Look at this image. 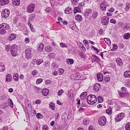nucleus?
<instances>
[{
  "label": "nucleus",
  "instance_id": "9d476101",
  "mask_svg": "<svg viewBox=\"0 0 130 130\" xmlns=\"http://www.w3.org/2000/svg\"><path fill=\"white\" fill-rule=\"evenodd\" d=\"M32 61V63L34 65L35 64V62H36V64L38 66L39 65L43 62V60L42 59H38L37 60L36 59H33Z\"/></svg>",
  "mask_w": 130,
  "mask_h": 130
},
{
  "label": "nucleus",
  "instance_id": "a211bd4d",
  "mask_svg": "<svg viewBox=\"0 0 130 130\" xmlns=\"http://www.w3.org/2000/svg\"><path fill=\"white\" fill-rule=\"evenodd\" d=\"M16 37V35L15 34H12L10 35L8 38V40L11 41L14 39Z\"/></svg>",
  "mask_w": 130,
  "mask_h": 130
},
{
  "label": "nucleus",
  "instance_id": "7c9ffc66",
  "mask_svg": "<svg viewBox=\"0 0 130 130\" xmlns=\"http://www.w3.org/2000/svg\"><path fill=\"white\" fill-rule=\"evenodd\" d=\"M104 39L105 41L108 45H111V41L109 38H105Z\"/></svg>",
  "mask_w": 130,
  "mask_h": 130
},
{
  "label": "nucleus",
  "instance_id": "0e129e2a",
  "mask_svg": "<svg viewBox=\"0 0 130 130\" xmlns=\"http://www.w3.org/2000/svg\"><path fill=\"white\" fill-rule=\"evenodd\" d=\"M110 23H113V24H115L116 22V21L113 19H112L110 20Z\"/></svg>",
  "mask_w": 130,
  "mask_h": 130
},
{
  "label": "nucleus",
  "instance_id": "ddd939ff",
  "mask_svg": "<svg viewBox=\"0 0 130 130\" xmlns=\"http://www.w3.org/2000/svg\"><path fill=\"white\" fill-rule=\"evenodd\" d=\"M116 61L117 63V64L120 67H121L123 65L122 61L120 58H117L116 59Z\"/></svg>",
  "mask_w": 130,
  "mask_h": 130
},
{
  "label": "nucleus",
  "instance_id": "dca6fc26",
  "mask_svg": "<svg viewBox=\"0 0 130 130\" xmlns=\"http://www.w3.org/2000/svg\"><path fill=\"white\" fill-rule=\"evenodd\" d=\"M92 59L93 62H98L100 60V59L98 57L94 55H93Z\"/></svg>",
  "mask_w": 130,
  "mask_h": 130
},
{
  "label": "nucleus",
  "instance_id": "37998d69",
  "mask_svg": "<svg viewBox=\"0 0 130 130\" xmlns=\"http://www.w3.org/2000/svg\"><path fill=\"white\" fill-rule=\"evenodd\" d=\"M89 122V121L88 119H85L83 120V123L84 125H86L88 124Z\"/></svg>",
  "mask_w": 130,
  "mask_h": 130
},
{
  "label": "nucleus",
  "instance_id": "79ce46f5",
  "mask_svg": "<svg viewBox=\"0 0 130 130\" xmlns=\"http://www.w3.org/2000/svg\"><path fill=\"white\" fill-rule=\"evenodd\" d=\"M60 47L62 48H67L68 47L67 45L64 43H61L60 44Z\"/></svg>",
  "mask_w": 130,
  "mask_h": 130
},
{
  "label": "nucleus",
  "instance_id": "8fccbe9b",
  "mask_svg": "<svg viewBox=\"0 0 130 130\" xmlns=\"http://www.w3.org/2000/svg\"><path fill=\"white\" fill-rule=\"evenodd\" d=\"M5 70V67L4 65H3L2 66H0V72L4 71Z\"/></svg>",
  "mask_w": 130,
  "mask_h": 130
},
{
  "label": "nucleus",
  "instance_id": "b1692460",
  "mask_svg": "<svg viewBox=\"0 0 130 130\" xmlns=\"http://www.w3.org/2000/svg\"><path fill=\"white\" fill-rule=\"evenodd\" d=\"M66 61L67 63L69 64H72L74 62V60L71 59H67Z\"/></svg>",
  "mask_w": 130,
  "mask_h": 130
},
{
  "label": "nucleus",
  "instance_id": "aec40b11",
  "mask_svg": "<svg viewBox=\"0 0 130 130\" xmlns=\"http://www.w3.org/2000/svg\"><path fill=\"white\" fill-rule=\"evenodd\" d=\"M81 8L79 7H76L74 8V13H76L77 12H81Z\"/></svg>",
  "mask_w": 130,
  "mask_h": 130
},
{
  "label": "nucleus",
  "instance_id": "c03bdc74",
  "mask_svg": "<svg viewBox=\"0 0 130 130\" xmlns=\"http://www.w3.org/2000/svg\"><path fill=\"white\" fill-rule=\"evenodd\" d=\"M118 47V46L117 44H114L113 45V48L111 49V50L112 51H115L117 49Z\"/></svg>",
  "mask_w": 130,
  "mask_h": 130
},
{
  "label": "nucleus",
  "instance_id": "4d7b16f0",
  "mask_svg": "<svg viewBox=\"0 0 130 130\" xmlns=\"http://www.w3.org/2000/svg\"><path fill=\"white\" fill-rule=\"evenodd\" d=\"M79 0H71V2L73 5H76Z\"/></svg>",
  "mask_w": 130,
  "mask_h": 130
},
{
  "label": "nucleus",
  "instance_id": "052dcab7",
  "mask_svg": "<svg viewBox=\"0 0 130 130\" xmlns=\"http://www.w3.org/2000/svg\"><path fill=\"white\" fill-rule=\"evenodd\" d=\"M84 5L85 3L84 2H82L79 4L78 6L81 8V7L84 6Z\"/></svg>",
  "mask_w": 130,
  "mask_h": 130
},
{
  "label": "nucleus",
  "instance_id": "20e7f679",
  "mask_svg": "<svg viewBox=\"0 0 130 130\" xmlns=\"http://www.w3.org/2000/svg\"><path fill=\"white\" fill-rule=\"evenodd\" d=\"M124 113L121 112L115 118L116 122H118L121 121L124 117Z\"/></svg>",
  "mask_w": 130,
  "mask_h": 130
},
{
  "label": "nucleus",
  "instance_id": "a19ab883",
  "mask_svg": "<svg viewBox=\"0 0 130 130\" xmlns=\"http://www.w3.org/2000/svg\"><path fill=\"white\" fill-rule=\"evenodd\" d=\"M55 130H60L61 128L57 125L55 124L54 126Z\"/></svg>",
  "mask_w": 130,
  "mask_h": 130
},
{
  "label": "nucleus",
  "instance_id": "f704fd0d",
  "mask_svg": "<svg viewBox=\"0 0 130 130\" xmlns=\"http://www.w3.org/2000/svg\"><path fill=\"white\" fill-rule=\"evenodd\" d=\"M75 19L78 21H81L82 19L81 16L79 14H77L76 15Z\"/></svg>",
  "mask_w": 130,
  "mask_h": 130
},
{
  "label": "nucleus",
  "instance_id": "2f4dec72",
  "mask_svg": "<svg viewBox=\"0 0 130 130\" xmlns=\"http://www.w3.org/2000/svg\"><path fill=\"white\" fill-rule=\"evenodd\" d=\"M13 78L16 81H18L19 79V76L17 73L14 74L13 75Z\"/></svg>",
  "mask_w": 130,
  "mask_h": 130
},
{
  "label": "nucleus",
  "instance_id": "6e6552de",
  "mask_svg": "<svg viewBox=\"0 0 130 130\" xmlns=\"http://www.w3.org/2000/svg\"><path fill=\"white\" fill-rule=\"evenodd\" d=\"M109 22V18L107 17H103L101 19V23L104 25H106L108 24Z\"/></svg>",
  "mask_w": 130,
  "mask_h": 130
},
{
  "label": "nucleus",
  "instance_id": "1a4fd4ad",
  "mask_svg": "<svg viewBox=\"0 0 130 130\" xmlns=\"http://www.w3.org/2000/svg\"><path fill=\"white\" fill-rule=\"evenodd\" d=\"M107 4V3L106 2L104 1L102 2L100 5L101 9L103 11L106 10V7Z\"/></svg>",
  "mask_w": 130,
  "mask_h": 130
},
{
  "label": "nucleus",
  "instance_id": "2eb2a0df",
  "mask_svg": "<svg viewBox=\"0 0 130 130\" xmlns=\"http://www.w3.org/2000/svg\"><path fill=\"white\" fill-rule=\"evenodd\" d=\"M37 47L38 50L40 52L42 51L43 50L44 46L42 43L38 44Z\"/></svg>",
  "mask_w": 130,
  "mask_h": 130
},
{
  "label": "nucleus",
  "instance_id": "e2e57ef3",
  "mask_svg": "<svg viewBox=\"0 0 130 130\" xmlns=\"http://www.w3.org/2000/svg\"><path fill=\"white\" fill-rule=\"evenodd\" d=\"M64 70L63 69H60V70L59 74L60 75L62 74H63V73L64 72Z\"/></svg>",
  "mask_w": 130,
  "mask_h": 130
},
{
  "label": "nucleus",
  "instance_id": "a878e982",
  "mask_svg": "<svg viewBox=\"0 0 130 130\" xmlns=\"http://www.w3.org/2000/svg\"><path fill=\"white\" fill-rule=\"evenodd\" d=\"M124 76L125 77H130V71L129 70L125 72Z\"/></svg>",
  "mask_w": 130,
  "mask_h": 130
},
{
  "label": "nucleus",
  "instance_id": "e433bc0d",
  "mask_svg": "<svg viewBox=\"0 0 130 130\" xmlns=\"http://www.w3.org/2000/svg\"><path fill=\"white\" fill-rule=\"evenodd\" d=\"M55 104L53 102L49 104V107L52 110H54L55 109Z\"/></svg>",
  "mask_w": 130,
  "mask_h": 130
},
{
  "label": "nucleus",
  "instance_id": "de8ad7c7",
  "mask_svg": "<svg viewBox=\"0 0 130 130\" xmlns=\"http://www.w3.org/2000/svg\"><path fill=\"white\" fill-rule=\"evenodd\" d=\"M126 129L127 130H130V122L128 123L125 126Z\"/></svg>",
  "mask_w": 130,
  "mask_h": 130
},
{
  "label": "nucleus",
  "instance_id": "09e8293b",
  "mask_svg": "<svg viewBox=\"0 0 130 130\" xmlns=\"http://www.w3.org/2000/svg\"><path fill=\"white\" fill-rule=\"evenodd\" d=\"M38 73V72L37 70H34L32 72V74L33 76H36L37 74Z\"/></svg>",
  "mask_w": 130,
  "mask_h": 130
},
{
  "label": "nucleus",
  "instance_id": "680f3d73",
  "mask_svg": "<svg viewBox=\"0 0 130 130\" xmlns=\"http://www.w3.org/2000/svg\"><path fill=\"white\" fill-rule=\"evenodd\" d=\"M51 7H48L46 8L45 10V11L47 12V13L51 11Z\"/></svg>",
  "mask_w": 130,
  "mask_h": 130
},
{
  "label": "nucleus",
  "instance_id": "c9c22d12",
  "mask_svg": "<svg viewBox=\"0 0 130 130\" xmlns=\"http://www.w3.org/2000/svg\"><path fill=\"white\" fill-rule=\"evenodd\" d=\"M130 8V4L129 3H126V7L125 8V11H128Z\"/></svg>",
  "mask_w": 130,
  "mask_h": 130
},
{
  "label": "nucleus",
  "instance_id": "bf43d9fd",
  "mask_svg": "<svg viewBox=\"0 0 130 130\" xmlns=\"http://www.w3.org/2000/svg\"><path fill=\"white\" fill-rule=\"evenodd\" d=\"M35 17V15L34 14H31L30 16V19L31 20L34 19Z\"/></svg>",
  "mask_w": 130,
  "mask_h": 130
},
{
  "label": "nucleus",
  "instance_id": "393cba45",
  "mask_svg": "<svg viewBox=\"0 0 130 130\" xmlns=\"http://www.w3.org/2000/svg\"><path fill=\"white\" fill-rule=\"evenodd\" d=\"M34 90L37 93H41L42 91V90L41 89V88L36 86L35 87Z\"/></svg>",
  "mask_w": 130,
  "mask_h": 130
},
{
  "label": "nucleus",
  "instance_id": "0eeeda50",
  "mask_svg": "<svg viewBox=\"0 0 130 130\" xmlns=\"http://www.w3.org/2000/svg\"><path fill=\"white\" fill-rule=\"evenodd\" d=\"M35 7V4L33 3H31L28 6L27 10L28 12L31 13L34 11Z\"/></svg>",
  "mask_w": 130,
  "mask_h": 130
},
{
  "label": "nucleus",
  "instance_id": "58836bf2",
  "mask_svg": "<svg viewBox=\"0 0 130 130\" xmlns=\"http://www.w3.org/2000/svg\"><path fill=\"white\" fill-rule=\"evenodd\" d=\"M6 30L4 29V28H0V34L1 35L4 34L6 32Z\"/></svg>",
  "mask_w": 130,
  "mask_h": 130
},
{
  "label": "nucleus",
  "instance_id": "6ab92c4d",
  "mask_svg": "<svg viewBox=\"0 0 130 130\" xmlns=\"http://www.w3.org/2000/svg\"><path fill=\"white\" fill-rule=\"evenodd\" d=\"M49 92V90L47 88L44 89L42 90V94L45 96L47 95L48 94Z\"/></svg>",
  "mask_w": 130,
  "mask_h": 130
},
{
  "label": "nucleus",
  "instance_id": "473e14b6",
  "mask_svg": "<svg viewBox=\"0 0 130 130\" xmlns=\"http://www.w3.org/2000/svg\"><path fill=\"white\" fill-rule=\"evenodd\" d=\"M8 101L9 102L8 104L10 107L13 108V104L12 100L11 99L9 98L8 99Z\"/></svg>",
  "mask_w": 130,
  "mask_h": 130
},
{
  "label": "nucleus",
  "instance_id": "4c0bfd02",
  "mask_svg": "<svg viewBox=\"0 0 130 130\" xmlns=\"http://www.w3.org/2000/svg\"><path fill=\"white\" fill-rule=\"evenodd\" d=\"M98 100L99 103L102 102L103 101V98L102 96H99L98 97Z\"/></svg>",
  "mask_w": 130,
  "mask_h": 130
},
{
  "label": "nucleus",
  "instance_id": "c85d7f7f",
  "mask_svg": "<svg viewBox=\"0 0 130 130\" xmlns=\"http://www.w3.org/2000/svg\"><path fill=\"white\" fill-rule=\"evenodd\" d=\"M12 79V77L11 75L8 74L7 76V77L6 79V82H7L8 81L10 82Z\"/></svg>",
  "mask_w": 130,
  "mask_h": 130
},
{
  "label": "nucleus",
  "instance_id": "13d9d810",
  "mask_svg": "<svg viewBox=\"0 0 130 130\" xmlns=\"http://www.w3.org/2000/svg\"><path fill=\"white\" fill-rule=\"evenodd\" d=\"M64 91L62 89H61L59 90L58 92V95L59 96L61 95L63 92Z\"/></svg>",
  "mask_w": 130,
  "mask_h": 130
},
{
  "label": "nucleus",
  "instance_id": "338daca9",
  "mask_svg": "<svg viewBox=\"0 0 130 130\" xmlns=\"http://www.w3.org/2000/svg\"><path fill=\"white\" fill-rule=\"evenodd\" d=\"M125 86L126 87H130V80H129V82H126Z\"/></svg>",
  "mask_w": 130,
  "mask_h": 130
},
{
  "label": "nucleus",
  "instance_id": "f8f14e48",
  "mask_svg": "<svg viewBox=\"0 0 130 130\" xmlns=\"http://www.w3.org/2000/svg\"><path fill=\"white\" fill-rule=\"evenodd\" d=\"M97 78L99 82H101L103 80V75L102 73H98L97 74Z\"/></svg>",
  "mask_w": 130,
  "mask_h": 130
},
{
  "label": "nucleus",
  "instance_id": "4468645a",
  "mask_svg": "<svg viewBox=\"0 0 130 130\" xmlns=\"http://www.w3.org/2000/svg\"><path fill=\"white\" fill-rule=\"evenodd\" d=\"M10 27L9 25L5 23H3L0 25V28H4L5 29H8Z\"/></svg>",
  "mask_w": 130,
  "mask_h": 130
},
{
  "label": "nucleus",
  "instance_id": "f3484780",
  "mask_svg": "<svg viewBox=\"0 0 130 130\" xmlns=\"http://www.w3.org/2000/svg\"><path fill=\"white\" fill-rule=\"evenodd\" d=\"M12 4L15 6H19L20 4V0H12Z\"/></svg>",
  "mask_w": 130,
  "mask_h": 130
},
{
  "label": "nucleus",
  "instance_id": "774afa93",
  "mask_svg": "<svg viewBox=\"0 0 130 130\" xmlns=\"http://www.w3.org/2000/svg\"><path fill=\"white\" fill-rule=\"evenodd\" d=\"M43 130H48V128L47 126H44L42 128Z\"/></svg>",
  "mask_w": 130,
  "mask_h": 130
},
{
  "label": "nucleus",
  "instance_id": "3c124183",
  "mask_svg": "<svg viewBox=\"0 0 130 130\" xmlns=\"http://www.w3.org/2000/svg\"><path fill=\"white\" fill-rule=\"evenodd\" d=\"M106 82H108L110 80L109 76L108 75H107L105 76L104 78Z\"/></svg>",
  "mask_w": 130,
  "mask_h": 130
},
{
  "label": "nucleus",
  "instance_id": "4be33fe9",
  "mask_svg": "<svg viewBox=\"0 0 130 130\" xmlns=\"http://www.w3.org/2000/svg\"><path fill=\"white\" fill-rule=\"evenodd\" d=\"M1 5L3 6L8 4L9 2V0H0Z\"/></svg>",
  "mask_w": 130,
  "mask_h": 130
},
{
  "label": "nucleus",
  "instance_id": "864d4df0",
  "mask_svg": "<svg viewBox=\"0 0 130 130\" xmlns=\"http://www.w3.org/2000/svg\"><path fill=\"white\" fill-rule=\"evenodd\" d=\"M106 112L107 113L109 114H111L112 113V110L111 108H109L108 109H107L106 110Z\"/></svg>",
  "mask_w": 130,
  "mask_h": 130
},
{
  "label": "nucleus",
  "instance_id": "603ef678",
  "mask_svg": "<svg viewBox=\"0 0 130 130\" xmlns=\"http://www.w3.org/2000/svg\"><path fill=\"white\" fill-rule=\"evenodd\" d=\"M98 15V13L96 12H94L92 14L93 18L94 19H95Z\"/></svg>",
  "mask_w": 130,
  "mask_h": 130
},
{
  "label": "nucleus",
  "instance_id": "5fc2aeb1",
  "mask_svg": "<svg viewBox=\"0 0 130 130\" xmlns=\"http://www.w3.org/2000/svg\"><path fill=\"white\" fill-rule=\"evenodd\" d=\"M119 95L121 97L123 98L125 97V95H126V93H123L120 92L119 93Z\"/></svg>",
  "mask_w": 130,
  "mask_h": 130
},
{
  "label": "nucleus",
  "instance_id": "423d86ee",
  "mask_svg": "<svg viewBox=\"0 0 130 130\" xmlns=\"http://www.w3.org/2000/svg\"><path fill=\"white\" fill-rule=\"evenodd\" d=\"M10 14L9 11L7 9H5L3 10L2 13V16L3 17L6 18L9 16Z\"/></svg>",
  "mask_w": 130,
  "mask_h": 130
},
{
  "label": "nucleus",
  "instance_id": "cd10ccee",
  "mask_svg": "<svg viewBox=\"0 0 130 130\" xmlns=\"http://www.w3.org/2000/svg\"><path fill=\"white\" fill-rule=\"evenodd\" d=\"M52 67L53 69L56 70L58 67V66L55 62H53L52 63Z\"/></svg>",
  "mask_w": 130,
  "mask_h": 130
},
{
  "label": "nucleus",
  "instance_id": "69168bd1",
  "mask_svg": "<svg viewBox=\"0 0 130 130\" xmlns=\"http://www.w3.org/2000/svg\"><path fill=\"white\" fill-rule=\"evenodd\" d=\"M80 56L84 58H85V55L82 53L80 52L79 54Z\"/></svg>",
  "mask_w": 130,
  "mask_h": 130
},
{
  "label": "nucleus",
  "instance_id": "bb28decb",
  "mask_svg": "<svg viewBox=\"0 0 130 130\" xmlns=\"http://www.w3.org/2000/svg\"><path fill=\"white\" fill-rule=\"evenodd\" d=\"M44 49L45 50L48 52H50L52 50V47L49 46H46Z\"/></svg>",
  "mask_w": 130,
  "mask_h": 130
},
{
  "label": "nucleus",
  "instance_id": "f03ea898",
  "mask_svg": "<svg viewBox=\"0 0 130 130\" xmlns=\"http://www.w3.org/2000/svg\"><path fill=\"white\" fill-rule=\"evenodd\" d=\"M18 46L14 44L12 45L10 47V51L11 55L14 57L16 56L17 55Z\"/></svg>",
  "mask_w": 130,
  "mask_h": 130
},
{
  "label": "nucleus",
  "instance_id": "5701e85b",
  "mask_svg": "<svg viewBox=\"0 0 130 130\" xmlns=\"http://www.w3.org/2000/svg\"><path fill=\"white\" fill-rule=\"evenodd\" d=\"M87 95V93L84 92L82 93L80 95V98L84 100L85 99L86 96Z\"/></svg>",
  "mask_w": 130,
  "mask_h": 130
},
{
  "label": "nucleus",
  "instance_id": "f257e3e1",
  "mask_svg": "<svg viewBox=\"0 0 130 130\" xmlns=\"http://www.w3.org/2000/svg\"><path fill=\"white\" fill-rule=\"evenodd\" d=\"M87 101L89 104L93 105L95 104L96 102L97 98L94 95H89L88 97Z\"/></svg>",
  "mask_w": 130,
  "mask_h": 130
},
{
  "label": "nucleus",
  "instance_id": "39448f33",
  "mask_svg": "<svg viewBox=\"0 0 130 130\" xmlns=\"http://www.w3.org/2000/svg\"><path fill=\"white\" fill-rule=\"evenodd\" d=\"M106 119L104 116H102L98 119L99 123L100 125L103 126L106 123Z\"/></svg>",
  "mask_w": 130,
  "mask_h": 130
},
{
  "label": "nucleus",
  "instance_id": "72a5a7b5",
  "mask_svg": "<svg viewBox=\"0 0 130 130\" xmlns=\"http://www.w3.org/2000/svg\"><path fill=\"white\" fill-rule=\"evenodd\" d=\"M130 37V33H127L125 34L123 36V38L124 39H127Z\"/></svg>",
  "mask_w": 130,
  "mask_h": 130
},
{
  "label": "nucleus",
  "instance_id": "ea45409f",
  "mask_svg": "<svg viewBox=\"0 0 130 130\" xmlns=\"http://www.w3.org/2000/svg\"><path fill=\"white\" fill-rule=\"evenodd\" d=\"M91 10L89 9H88L85 11V14L86 15H88L91 13Z\"/></svg>",
  "mask_w": 130,
  "mask_h": 130
},
{
  "label": "nucleus",
  "instance_id": "9b49d317",
  "mask_svg": "<svg viewBox=\"0 0 130 130\" xmlns=\"http://www.w3.org/2000/svg\"><path fill=\"white\" fill-rule=\"evenodd\" d=\"M101 86L98 84H95L93 87V90L95 91H98L101 89Z\"/></svg>",
  "mask_w": 130,
  "mask_h": 130
},
{
  "label": "nucleus",
  "instance_id": "49530a36",
  "mask_svg": "<svg viewBox=\"0 0 130 130\" xmlns=\"http://www.w3.org/2000/svg\"><path fill=\"white\" fill-rule=\"evenodd\" d=\"M10 45H8L5 46V50L7 52H9V51L10 48Z\"/></svg>",
  "mask_w": 130,
  "mask_h": 130
},
{
  "label": "nucleus",
  "instance_id": "7ed1b4c3",
  "mask_svg": "<svg viewBox=\"0 0 130 130\" xmlns=\"http://www.w3.org/2000/svg\"><path fill=\"white\" fill-rule=\"evenodd\" d=\"M31 48H27L25 51L26 58V59H29L31 58L32 55Z\"/></svg>",
  "mask_w": 130,
  "mask_h": 130
},
{
  "label": "nucleus",
  "instance_id": "a18cd8bd",
  "mask_svg": "<svg viewBox=\"0 0 130 130\" xmlns=\"http://www.w3.org/2000/svg\"><path fill=\"white\" fill-rule=\"evenodd\" d=\"M43 80L42 78H39L37 80L36 83L37 84H39L41 83L42 81Z\"/></svg>",
  "mask_w": 130,
  "mask_h": 130
},
{
  "label": "nucleus",
  "instance_id": "412c9836",
  "mask_svg": "<svg viewBox=\"0 0 130 130\" xmlns=\"http://www.w3.org/2000/svg\"><path fill=\"white\" fill-rule=\"evenodd\" d=\"M64 12L66 13L69 14L71 13L72 12V9L71 8L69 7H68L66 9Z\"/></svg>",
  "mask_w": 130,
  "mask_h": 130
},
{
  "label": "nucleus",
  "instance_id": "c756f323",
  "mask_svg": "<svg viewBox=\"0 0 130 130\" xmlns=\"http://www.w3.org/2000/svg\"><path fill=\"white\" fill-rule=\"evenodd\" d=\"M73 76L75 77L76 79H81V75L79 73H77L74 74Z\"/></svg>",
  "mask_w": 130,
  "mask_h": 130
},
{
  "label": "nucleus",
  "instance_id": "6e6d98bb",
  "mask_svg": "<svg viewBox=\"0 0 130 130\" xmlns=\"http://www.w3.org/2000/svg\"><path fill=\"white\" fill-rule=\"evenodd\" d=\"M36 116L38 118H42L43 117L42 115L40 113H38L36 115Z\"/></svg>",
  "mask_w": 130,
  "mask_h": 130
}]
</instances>
